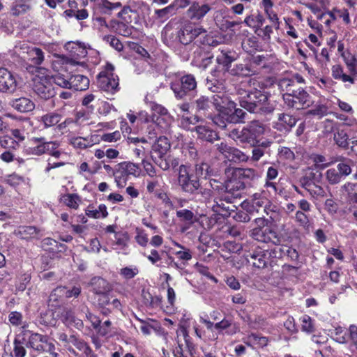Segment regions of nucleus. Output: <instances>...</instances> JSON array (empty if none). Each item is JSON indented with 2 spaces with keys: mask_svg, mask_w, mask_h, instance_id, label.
Wrapping results in <instances>:
<instances>
[{
  "mask_svg": "<svg viewBox=\"0 0 357 357\" xmlns=\"http://www.w3.org/2000/svg\"><path fill=\"white\" fill-rule=\"evenodd\" d=\"M278 159L284 162H292L295 158V154L293 151L286 146H280L278 150Z\"/></svg>",
  "mask_w": 357,
  "mask_h": 357,
  "instance_id": "obj_48",
  "label": "nucleus"
},
{
  "mask_svg": "<svg viewBox=\"0 0 357 357\" xmlns=\"http://www.w3.org/2000/svg\"><path fill=\"white\" fill-rule=\"evenodd\" d=\"M258 70L252 63H239L231 69V74L238 76H250L257 73Z\"/></svg>",
  "mask_w": 357,
  "mask_h": 357,
  "instance_id": "obj_34",
  "label": "nucleus"
},
{
  "mask_svg": "<svg viewBox=\"0 0 357 357\" xmlns=\"http://www.w3.org/2000/svg\"><path fill=\"white\" fill-rule=\"evenodd\" d=\"M213 57L212 54L199 50L195 52L192 63L199 68L205 69L212 63Z\"/></svg>",
  "mask_w": 357,
  "mask_h": 357,
  "instance_id": "obj_33",
  "label": "nucleus"
},
{
  "mask_svg": "<svg viewBox=\"0 0 357 357\" xmlns=\"http://www.w3.org/2000/svg\"><path fill=\"white\" fill-rule=\"evenodd\" d=\"M268 100L267 93L261 89L248 91L240 101L241 106L250 112H257Z\"/></svg>",
  "mask_w": 357,
  "mask_h": 357,
  "instance_id": "obj_6",
  "label": "nucleus"
},
{
  "mask_svg": "<svg viewBox=\"0 0 357 357\" xmlns=\"http://www.w3.org/2000/svg\"><path fill=\"white\" fill-rule=\"evenodd\" d=\"M32 47L28 41H18L16 42L13 50H10V54L13 57L20 58L25 60L27 54Z\"/></svg>",
  "mask_w": 357,
  "mask_h": 357,
  "instance_id": "obj_32",
  "label": "nucleus"
},
{
  "mask_svg": "<svg viewBox=\"0 0 357 357\" xmlns=\"http://www.w3.org/2000/svg\"><path fill=\"white\" fill-rule=\"evenodd\" d=\"M178 182L181 189L190 194H194L200 188V183L193 171L185 165H180Z\"/></svg>",
  "mask_w": 357,
  "mask_h": 357,
  "instance_id": "obj_7",
  "label": "nucleus"
},
{
  "mask_svg": "<svg viewBox=\"0 0 357 357\" xmlns=\"http://www.w3.org/2000/svg\"><path fill=\"white\" fill-rule=\"evenodd\" d=\"M211 9V6L207 3L200 4L198 2H193L189 8L188 13L192 20H200Z\"/></svg>",
  "mask_w": 357,
  "mask_h": 357,
  "instance_id": "obj_23",
  "label": "nucleus"
},
{
  "mask_svg": "<svg viewBox=\"0 0 357 357\" xmlns=\"http://www.w3.org/2000/svg\"><path fill=\"white\" fill-rule=\"evenodd\" d=\"M17 86L16 76L7 68H0V92L13 93Z\"/></svg>",
  "mask_w": 357,
  "mask_h": 357,
  "instance_id": "obj_14",
  "label": "nucleus"
},
{
  "mask_svg": "<svg viewBox=\"0 0 357 357\" xmlns=\"http://www.w3.org/2000/svg\"><path fill=\"white\" fill-rule=\"evenodd\" d=\"M70 144L76 149H84L92 146L93 143L90 139L86 137H73L70 139Z\"/></svg>",
  "mask_w": 357,
  "mask_h": 357,
  "instance_id": "obj_52",
  "label": "nucleus"
},
{
  "mask_svg": "<svg viewBox=\"0 0 357 357\" xmlns=\"http://www.w3.org/2000/svg\"><path fill=\"white\" fill-rule=\"evenodd\" d=\"M44 58L43 52L40 48L32 46L25 60L31 61L34 65H40L44 61Z\"/></svg>",
  "mask_w": 357,
  "mask_h": 357,
  "instance_id": "obj_41",
  "label": "nucleus"
},
{
  "mask_svg": "<svg viewBox=\"0 0 357 357\" xmlns=\"http://www.w3.org/2000/svg\"><path fill=\"white\" fill-rule=\"evenodd\" d=\"M250 236L256 241L262 243H273L276 244L279 242L277 233L270 229L253 228L251 230Z\"/></svg>",
  "mask_w": 357,
  "mask_h": 357,
  "instance_id": "obj_17",
  "label": "nucleus"
},
{
  "mask_svg": "<svg viewBox=\"0 0 357 357\" xmlns=\"http://www.w3.org/2000/svg\"><path fill=\"white\" fill-rule=\"evenodd\" d=\"M149 62V68H151V73H161L162 72L167 65V61L164 54L160 53L153 56L149 55L148 56Z\"/></svg>",
  "mask_w": 357,
  "mask_h": 357,
  "instance_id": "obj_24",
  "label": "nucleus"
},
{
  "mask_svg": "<svg viewBox=\"0 0 357 357\" xmlns=\"http://www.w3.org/2000/svg\"><path fill=\"white\" fill-rule=\"evenodd\" d=\"M150 108L151 110L152 119H155V117L164 116L165 115L170 114L164 106L155 102L150 103Z\"/></svg>",
  "mask_w": 357,
  "mask_h": 357,
  "instance_id": "obj_53",
  "label": "nucleus"
},
{
  "mask_svg": "<svg viewBox=\"0 0 357 357\" xmlns=\"http://www.w3.org/2000/svg\"><path fill=\"white\" fill-rule=\"evenodd\" d=\"M15 234L20 238L26 240L39 238L43 235L40 230L33 226L20 227L15 231Z\"/></svg>",
  "mask_w": 357,
  "mask_h": 357,
  "instance_id": "obj_29",
  "label": "nucleus"
},
{
  "mask_svg": "<svg viewBox=\"0 0 357 357\" xmlns=\"http://www.w3.org/2000/svg\"><path fill=\"white\" fill-rule=\"evenodd\" d=\"M128 236L126 233H115L114 240L112 244L113 249L121 252L128 247Z\"/></svg>",
  "mask_w": 357,
  "mask_h": 357,
  "instance_id": "obj_39",
  "label": "nucleus"
},
{
  "mask_svg": "<svg viewBox=\"0 0 357 357\" xmlns=\"http://www.w3.org/2000/svg\"><path fill=\"white\" fill-rule=\"evenodd\" d=\"M51 78L52 83H54L57 86L65 89H70V78L68 79V77L60 73L51 75Z\"/></svg>",
  "mask_w": 357,
  "mask_h": 357,
  "instance_id": "obj_50",
  "label": "nucleus"
},
{
  "mask_svg": "<svg viewBox=\"0 0 357 357\" xmlns=\"http://www.w3.org/2000/svg\"><path fill=\"white\" fill-rule=\"evenodd\" d=\"M249 160V155L234 147L233 148L231 153V158L229 159V160L234 162H247Z\"/></svg>",
  "mask_w": 357,
  "mask_h": 357,
  "instance_id": "obj_61",
  "label": "nucleus"
},
{
  "mask_svg": "<svg viewBox=\"0 0 357 357\" xmlns=\"http://www.w3.org/2000/svg\"><path fill=\"white\" fill-rule=\"evenodd\" d=\"M70 89L75 91H84L89 88V79L87 77L82 75H74L70 77Z\"/></svg>",
  "mask_w": 357,
  "mask_h": 357,
  "instance_id": "obj_35",
  "label": "nucleus"
},
{
  "mask_svg": "<svg viewBox=\"0 0 357 357\" xmlns=\"http://www.w3.org/2000/svg\"><path fill=\"white\" fill-rule=\"evenodd\" d=\"M90 285L92 287V291L96 294H104L108 290L107 281L100 277L93 278Z\"/></svg>",
  "mask_w": 357,
  "mask_h": 357,
  "instance_id": "obj_38",
  "label": "nucleus"
},
{
  "mask_svg": "<svg viewBox=\"0 0 357 357\" xmlns=\"http://www.w3.org/2000/svg\"><path fill=\"white\" fill-rule=\"evenodd\" d=\"M282 98L287 107L296 109L308 107L312 103L310 94L301 87H296L293 93L283 94Z\"/></svg>",
  "mask_w": 357,
  "mask_h": 357,
  "instance_id": "obj_9",
  "label": "nucleus"
},
{
  "mask_svg": "<svg viewBox=\"0 0 357 357\" xmlns=\"http://www.w3.org/2000/svg\"><path fill=\"white\" fill-rule=\"evenodd\" d=\"M264 21L265 19L263 15L258 13L255 16L253 15L247 16L245 18L243 23L250 28L258 29L264 24Z\"/></svg>",
  "mask_w": 357,
  "mask_h": 357,
  "instance_id": "obj_43",
  "label": "nucleus"
},
{
  "mask_svg": "<svg viewBox=\"0 0 357 357\" xmlns=\"http://www.w3.org/2000/svg\"><path fill=\"white\" fill-rule=\"evenodd\" d=\"M176 217L179 220L183 222L181 230L185 232L196 221V216L194 213L188 209H181L176 211Z\"/></svg>",
  "mask_w": 357,
  "mask_h": 357,
  "instance_id": "obj_26",
  "label": "nucleus"
},
{
  "mask_svg": "<svg viewBox=\"0 0 357 357\" xmlns=\"http://www.w3.org/2000/svg\"><path fill=\"white\" fill-rule=\"evenodd\" d=\"M214 328L219 332L225 331L227 335L235 334L238 331V327L229 319H223L220 321L215 324Z\"/></svg>",
  "mask_w": 357,
  "mask_h": 357,
  "instance_id": "obj_36",
  "label": "nucleus"
},
{
  "mask_svg": "<svg viewBox=\"0 0 357 357\" xmlns=\"http://www.w3.org/2000/svg\"><path fill=\"white\" fill-rule=\"evenodd\" d=\"M62 320L64 324L68 328H75L82 330L84 326L81 319L75 317L74 312L70 310H65L62 314Z\"/></svg>",
  "mask_w": 357,
  "mask_h": 357,
  "instance_id": "obj_30",
  "label": "nucleus"
},
{
  "mask_svg": "<svg viewBox=\"0 0 357 357\" xmlns=\"http://www.w3.org/2000/svg\"><path fill=\"white\" fill-rule=\"evenodd\" d=\"M351 172L350 165L345 162H340L336 167L328 169L326 172L327 181L331 184H337L340 183L342 178L349 175Z\"/></svg>",
  "mask_w": 357,
  "mask_h": 357,
  "instance_id": "obj_13",
  "label": "nucleus"
},
{
  "mask_svg": "<svg viewBox=\"0 0 357 357\" xmlns=\"http://www.w3.org/2000/svg\"><path fill=\"white\" fill-rule=\"evenodd\" d=\"M11 106L17 111L22 113L31 112L35 108L34 102L31 99L24 97L13 100Z\"/></svg>",
  "mask_w": 357,
  "mask_h": 357,
  "instance_id": "obj_31",
  "label": "nucleus"
},
{
  "mask_svg": "<svg viewBox=\"0 0 357 357\" xmlns=\"http://www.w3.org/2000/svg\"><path fill=\"white\" fill-rule=\"evenodd\" d=\"M149 62L150 61H149L148 57L136 59L133 63L135 67V73L138 75L144 72L151 73V68H149Z\"/></svg>",
  "mask_w": 357,
  "mask_h": 357,
  "instance_id": "obj_49",
  "label": "nucleus"
},
{
  "mask_svg": "<svg viewBox=\"0 0 357 357\" xmlns=\"http://www.w3.org/2000/svg\"><path fill=\"white\" fill-rule=\"evenodd\" d=\"M209 184L212 191L214 193L217 192L220 195V197H222V195L225 194V186H226V181L225 183H222L216 179H211L209 181ZM222 199L221 198V200Z\"/></svg>",
  "mask_w": 357,
  "mask_h": 357,
  "instance_id": "obj_58",
  "label": "nucleus"
},
{
  "mask_svg": "<svg viewBox=\"0 0 357 357\" xmlns=\"http://www.w3.org/2000/svg\"><path fill=\"white\" fill-rule=\"evenodd\" d=\"M98 87L107 93L113 94L119 89V78L114 73V66L107 63L97 77Z\"/></svg>",
  "mask_w": 357,
  "mask_h": 357,
  "instance_id": "obj_4",
  "label": "nucleus"
},
{
  "mask_svg": "<svg viewBox=\"0 0 357 357\" xmlns=\"http://www.w3.org/2000/svg\"><path fill=\"white\" fill-rule=\"evenodd\" d=\"M152 122L155 128L152 131L149 132L151 138L156 137L158 132H167L173 122V118L170 114H167L164 116L155 117V119H152Z\"/></svg>",
  "mask_w": 357,
  "mask_h": 357,
  "instance_id": "obj_18",
  "label": "nucleus"
},
{
  "mask_svg": "<svg viewBox=\"0 0 357 357\" xmlns=\"http://www.w3.org/2000/svg\"><path fill=\"white\" fill-rule=\"evenodd\" d=\"M245 115V112L241 109H236V107L233 111L227 115V119L229 121V123H239L242 121Z\"/></svg>",
  "mask_w": 357,
  "mask_h": 357,
  "instance_id": "obj_57",
  "label": "nucleus"
},
{
  "mask_svg": "<svg viewBox=\"0 0 357 357\" xmlns=\"http://www.w3.org/2000/svg\"><path fill=\"white\" fill-rule=\"evenodd\" d=\"M272 254V250L259 249L248 255L246 259L253 266L264 268L271 264L270 258Z\"/></svg>",
  "mask_w": 357,
  "mask_h": 357,
  "instance_id": "obj_12",
  "label": "nucleus"
},
{
  "mask_svg": "<svg viewBox=\"0 0 357 357\" xmlns=\"http://www.w3.org/2000/svg\"><path fill=\"white\" fill-rule=\"evenodd\" d=\"M62 202L69 208L77 209L82 202L81 197L77 194H65L61 197Z\"/></svg>",
  "mask_w": 357,
  "mask_h": 357,
  "instance_id": "obj_42",
  "label": "nucleus"
},
{
  "mask_svg": "<svg viewBox=\"0 0 357 357\" xmlns=\"http://www.w3.org/2000/svg\"><path fill=\"white\" fill-rule=\"evenodd\" d=\"M31 143L32 146L25 149L27 154L38 156L47 153L50 142H45L43 137H33L31 139Z\"/></svg>",
  "mask_w": 357,
  "mask_h": 357,
  "instance_id": "obj_19",
  "label": "nucleus"
},
{
  "mask_svg": "<svg viewBox=\"0 0 357 357\" xmlns=\"http://www.w3.org/2000/svg\"><path fill=\"white\" fill-rule=\"evenodd\" d=\"M85 215L89 218L104 219L108 216L107 208L105 204H101L98 206L89 204L84 210Z\"/></svg>",
  "mask_w": 357,
  "mask_h": 357,
  "instance_id": "obj_25",
  "label": "nucleus"
},
{
  "mask_svg": "<svg viewBox=\"0 0 357 357\" xmlns=\"http://www.w3.org/2000/svg\"><path fill=\"white\" fill-rule=\"evenodd\" d=\"M195 131L202 141L212 143L218 139V133L208 125H199L195 128Z\"/></svg>",
  "mask_w": 357,
  "mask_h": 357,
  "instance_id": "obj_21",
  "label": "nucleus"
},
{
  "mask_svg": "<svg viewBox=\"0 0 357 357\" xmlns=\"http://www.w3.org/2000/svg\"><path fill=\"white\" fill-rule=\"evenodd\" d=\"M175 12V5L170 4L169 6L159 10H155V14L158 18L161 20H165L172 15Z\"/></svg>",
  "mask_w": 357,
  "mask_h": 357,
  "instance_id": "obj_54",
  "label": "nucleus"
},
{
  "mask_svg": "<svg viewBox=\"0 0 357 357\" xmlns=\"http://www.w3.org/2000/svg\"><path fill=\"white\" fill-rule=\"evenodd\" d=\"M330 333L331 337L338 343H345L347 340V331L340 326H333L331 329H330Z\"/></svg>",
  "mask_w": 357,
  "mask_h": 357,
  "instance_id": "obj_45",
  "label": "nucleus"
},
{
  "mask_svg": "<svg viewBox=\"0 0 357 357\" xmlns=\"http://www.w3.org/2000/svg\"><path fill=\"white\" fill-rule=\"evenodd\" d=\"M265 130V126L262 123L253 121L242 130L233 129L229 133V137L236 142L250 144L263 135Z\"/></svg>",
  "mask_w": 357,
  "mask_h": 357,
  "instance_id": "obj_3",
  "label": "nucleus"
},
{
  "mask_svg": "<svg viewBox=\"0 0 357 357\" xmlns=\"http://www.w3.org/2000/svg\"><path fill=\"white\" fill-rule=\"evenodd\" d=\"M197 82L191 74L176 77L171 83V89L178 99L184 98L187 93L196 89Z\"/></svg>",
  "mask_w": 357,
  "mask_h": 357,
  "instance_id": "obj_8",
  "label": "nucleus"
},
{
  "mask_svg": "<svg viewBox=\"0 0 357 357\" xmlns=\"http://www.w3.org/2000/svg\"><path fill=\"white\" fill-rule=\"evenodd\" d=\"M301 323V330L307 333H310L314 331V324L312 319L306 314L303 315L300 318Z\"/></svg>",
  "mask_w": 357,
  "mask_h": 357,
  "instance_id": "obj_56",
  "label": "nucleus"
},
{
  "mask_svg": "<svg viewBox=\"0 0 357 357\" xmlns=\"http://www.w3.org/2000/svg\"><path fill=\"white\" fill-rule=\"evenodd\" d=\"M236 54L229 49H219L216 55V62L225 70H229L232 62L236 59Z\"/></svg>",
  "mask_w": 357,
  "mask_h": 357,
  "instance_id": "obj_20",
  "label": "nucleus"
},
{
  "mask_svg": "<svg viewBox=\"0 0 357 357\" xmlns=\"http://www.w3.org/2000/svg\"><path fill=\"white\" fill-rule=\"evenodd\" d=\"M121 6L120 2H110L108 0H101L100 8L104 13L109 14L113 10L119 9Z\"/></svg>",
  "mask_w": 357,
  "mask_h": 357,
  "instance_id": "obj_60",
  "label": "nucleus"
},
{
  "mask_svg": "<svg viewBox=\"0 0 357 357\" xmlns=\"http://www.w3.org/2000/svg\"><path fill=\"white\" fill-rule=\"evenodd\" d=\"M212 105L213 100L206 96H201L195 102L197 112L208 118H212Z\"/></svg>",
  "mask_w": 357,
  "mask_h": 357,
  "instance_id": "obj_27",
  "label": "nucleus"
},
{
  "mask_svg": "<svg viewBox=\"0 0 357 357\" xmlns=\"http://www.w3.org/2000/svg\"><path fill=\"white\" fill-rule=\"evenodd\" d=\"M32 80L33 89L40 98L47 100L54 96L51 75L47 69L38 68Z\"/></svg>",
  "mask_w": 357,
  "mask_h": 357,
  "instance_id": "obj_2",
  "label": "nucleus"
},
{
  "mask_svg": "<svg viewBox=\"0 0 357 357\" xmlns=\"http://www.w3.org/2000/svg\"><path fill=\"white\" fill-rule=\"evenodd\" d=\"M225 194L222 195V199L227 204L231 203L234 198L240 196V191L245 188L244 183L238 178H232L226 181Z\"/></svg>",
  "mask_w": 357,
  "mask_h": 357,
  "instance_id": "obj_16",
  "label": "nucleus"
},
{
  "mask_svg": "<svg viewBox=\"0 0 357 357\" xmlns=\"http://www.w3.org/2000/svg\"><path fill=\"white\" fill-rule=\"evenodd\" d=\"M243 50L248 54H253L259 48V42L255 36L245 38L242 42Z\"/></svg>",
  "mask_w": 357,
  "mask_h": 357,
  "instance_id": "obj_44",
  "label": "nucleus"
},
{
  "mask_svg": "<svg viewBox=\"0 0 357 357\" xmlns=\"http://www.w3.org/2000/svg\"><path fill=\"white\" fill-rule=\"evenodd\" d=\"M23 316L22 313L13 311L8 314V321L13 326H22L24 330V335H26V328H28V324L23 322Z\"/></svg>",
  "mask_w": 357,
  "mask_h": 357,
  "instance_id": "obj_40",
  "label": "nucleus"
},
{
  "mask_svg": "<svg viewBox=\"0 0 357 357\" xmlns=\"http://www.w3.org/2000/svg\"><path fill=\"white\" fill-rule=\"evenodd\" d=\"M268 200L261 193H255L250 199L243 202L242 206L250 213L259 212V208H263L264 211L267 215H269L268 211L275 212L273 208H276V206H274L273 208L271 209L272 206L271 205L268 206Z\"/></svg>",
  "mask_w": 357,
  "mask_h": 357,
  "instance_id": "obj_11",
  "label": "nucleus"
},
{
  "mask_svg": "<svg viewBox=\"0 0 357 357\" xmlns=\"http://www.w3.org/2000/svg\"><path fill=\"white\" fill-rule=\"evenodd\" d=\"M28 333L29 334V336L26 342V346L37 351L44 350L45 349L43 347H45V343H47L48 337L37 333L26 331V335Z\"/></svg>",
  "mask_w": 357,
  "mask_h": 357,
  "instance_id": "obj_22",
  "label": "nucleus"
},
{
  "mask_svg": "<svg viewBox=\"0 0 357 357\" xmlns=\"http://www.w3.org/2000/svg\"><path fill=\"white\" fill-rule=\"evenodd\" d=\"M13 348V356L14 357H25L26 351L24 347V342L19 339H15Z\"/></svg>",
  "mask_w": 357,
  "mask_h": 357,
  "instance_id": "obj_62",
  "label": "nucleus"
},
{
  "mask_svg": "<svg viewBox=\"0 0 357 357\" xmlns=\"http://www.w3.org/2000/svg\"><path fill=\"white\" fill-rule=\"evenodd\" d=\"M261 8L264 9V11L272 23L273 27L275 29H279L280 28V20L278 16V14L274 11L273 2L272 0H262L261 2Z\"/></svg>",
  "mask_w": 357,
  "mask_h": 357,
  "instance_id": "obj_28",
  "label": "nucleus"
},
{
  "mask_svg": "<svg viewBox=\"0 0 357 357\" xmlns=\"http://www.w3.org/2000/svg\"><path fill=\"white\" fill-rule=\"evenodd\" d=\"M348 139V135L344 130H340L334 135V140L340 147H347L349 144Z\"/></svg>",
  "mask_w": 357,
  "mask_h": 357,
  "instance_id": "obj_64",
  "label": "nucleus"
},
{
  "mask_svg": "<svg viewBox=\"0 0 357 357\" xmlns=\"http://www.w3.org/2000/svg\"><path fill=\"white\" fill-rule=\"evenodd\" d=\"M68 52L73 64H79V59L84 58L87 54V48L84 43L78 41H69L64 46Z\"/></svg>",
  "mask_w": 357,
  "mask_h": 357,
  "instance_id": "obj_15",
  "label": "nucleus"
},
{
  "mask_svg": "<svg viewBox=\"0 0 357 357\" xmlns=\"http://www.w3.org/2000/svg\"><path fill=\"white\" fill-rule=\"evenodd\" d=\"M61 115L56 113H49L41 117L45 128H49L57 124L61 120Z\"/></svg>",
  "mask_w": 357,
  "mask_h": 357,
  "instance_id": "obj_51",
  "label": "nucleus"
},
{
  "mask_svg": "<svg viewBox=\"0 0 357 357\" xmlns=\"http://www.w3.org/2000/svg\"><path fill=\"white\" fill-rule=\"evenodd\" d=\"M278 86L282 95L293 93L294 90L296 88V84H294V80L286 77L280 79L278 81Z\"/></svg>",
  "mask_w": 357,
  "mask_h": 357,
  "instance_id": "obj_46",
  "label": "nucleus"
},
{
  "mask_svg": "<svg viewBox=\"0 0 357 357\" xmlns=\"http://www.w3.org/2000/svg\"><path fill=\"white\" fill-rule=\"evenodd\" d=\"M339 9H333L331 11H328L327 13H321L319 17V20H324V23L327 26H329L331 20L334 21L337 20L339 17Z\"/></svg>",
  "mask_w": 357,
  "mask_h": 357,
  "instance_id": "obj_63",
  "label": "nucleus"
},
{
  "mask_svg": "<svg viewBox=\"0 0 357 357\" xmlns=\"http://www.w3.org/2000/svg\"><path fill=\"white\" fill-rule=\"evenodd\" d=\"M141 167L139 164L131 162H122L116 165V183L119 188L126 186L129 176L139 177Z\"/></svg>",
  "mask_w": 357,
  "mask_h": 357,
  "instance_id": "obj_5",
  "label": "nucleus"
},
{
  "mask_svg": "<svg viewBox=\"0 0 357 357\" xmlns=\"http://www.w3.org/2000/svg\"><path fill=\"white\" fill-rule=\"evenodd\" d=\"M206 86L213 93H215L212 100L215 109L220 113L229 115L234 109L236 104L227 92L224 91L222 84H219L217 80H207Z\"/></svg>",
  "mask_w": 357,
  "mask_h": 357,
  "instance_id": "obj_1",
  "label": "nucleus"
},
{
  "mask_svg": "<svg viewBox=\"0 0 357 357\" xmlns=\"http://www.w3.org/2000/svg\"><path fill=\"white\" fill-rule=\"evenodd\" d=\"M119 17L127 23H132L136 21L138 17L137 12L130 8L129 6H125L119 13Z\"/></svg>",
  "mask_w": 357,
  "mask_h": 357,
  "instance_id": "obj_47",
  "label": "nucleus"
},
{
  "mask_svg": "<svg viewBox=\"0 0 357 357\" xmlns=\"http://www.w3.org/2000/svg\"><path fill=\"white\" fill-rule=\"evenodd\" d=\"M130 24L131 23H127L123 21H115L112 22V28L118 34L125 37H130L132 36L134 31V28L132 25H130Z\"/></svg>",
  "mask_w": 357,
  "mask_h": 357,
  "instance_id": "obj_37",
  "label": "nucleus"
},
{
  "mask_svg": "<svg viewBox=\"0 0 357 357\" xmlns=\"http://www.w3.org/2000/svg\"><path fill=\"white\" fill-rule=\"evenodd\" d=\"M135 239L142 247H146L149 243L148 234L144 229L139 227H137L135 229Z\"/></svg>",
  "mask_w": 357,
  "mask_h": 357,
  "instance_id": "obj_59",
  "label": "nucleus"
},
{
  "mask_svg": "<svg viewBox=\"0 0 357 357\" xmlns=\"http://www.w3.org/2000/svg\"><path fill=\"white\" fill-rule=\"evenodd\" d=\"M191 30V23L185 24L179 30H174L166 26L162 31L164 40L168 44L172 42H178L183 45H188L192 42V36L190 34Z\"/></svg>",
  "mask_w": 357,
  "mask_h": 357,
  "instance_id": "obj_10",
  "label": "nucleus"
},
{
  "mask_svg": "<svg viewBox=\"0 0 357 357\" xmlns=\"http://www.w3.org/2000/svg\"><path fill=\"white\" fill-rule=\"evenodd\" d=\"M347 193L348 197L352 202L357 203V183H347L342 186Z\"/></svg>",
  "mask_w": 357,
  "mask_h": 357,
  "instance_id": "obj_55",
  "label": "nucleus"
}]
</instances>
